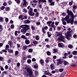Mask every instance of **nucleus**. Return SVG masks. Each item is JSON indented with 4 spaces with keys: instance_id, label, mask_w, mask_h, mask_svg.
Wrapping results in <instances>:
<instances>
[{
    "instance_id": "54",
    "label": "nucleus",
    "mask_w": 77,
    "mask_h": 77,
    "mask_svg": "<svg viewBox=\"0 0 77 77\" xmlns=\"http://www.w3.org/2000/svg\"><path fill=\"white\" fill-rule=\"evenodd\" d=\"M20 66V63H17V67H19Z\"/></svg>"
},
{
    "instance_id": "45",
    "label": "nucleus",
    "mask_w": 77,
    "mask_h": 77,
    "mask_svg": "<svg viewBox=\"0 0 77 77\" xmlns=\"http://www.w3.org/2000/svg\"><path fill=\"white\" fill-rule=\"evenodd\" d=\"M27 46H23V50H26L27 48Z\"/></svg>"
},
{
    "instance_id": "51",
    "label": "nucleus",
    "mask_w": 77,
    "mask_h": 77,
    "mask_svg": "<svg viewBox=\"0 0 77 77\" xmlns=\"http://www.w3.org/2000/svg\"><path fill=\"white\" fill-rule=\"evenodd\" d=\"M59 22H55V26H57L58 25V24H59Z\"/></svg>"
},
{
    "instance_id": "53",
    "label": "nucleus",
    "mask_w": 77,
    "mask_h": 77,
    "mask_svg": "<svg viewBox=\"0 0 77 77\" xmlns=\"http://www.w3.org/2000/svg\"><path fill=\"white\" fill-rule=\"evenodd\" d=\"M8 44L10 45H12V42L11 41H8Z\"/></svg>"
},
{
    "instance_id": "61",
    "label": "nucleus",
    "mask_w": 77,
    "mask_h": 77,
    "mask_svg": "<svg viewBox=\"0 0 77 77\" xmlns=\"http://www.w3.org/2000/svg\"><path fill=\"white\" fill-rule=\"evenodd\" d=\"M3 21V19L2 17H0V21L2 22Z\"/></svg>"
},
{
    "instance_id": "12",
    "label": "nucleus",
    "mask_w": 77,
    "mask_h": 77,
    "mask_svg": "<svg viewBox=\"0 0 77 77\" xmlns=\"http://www.w3.org/2000/svg\"><path fill=\"white\" fill-rule=\"evenodd\" d=\"M29 15H30V16H33L35 15V13L33 12H31L30 13H29Z\"/></svg>"
},
{
    "instance_id": "37",
    "label": "nucleus",
    "mask_w": 77,
    "mask_h": 77,
    "mask_svg": "<svg viewBox=\"0 0 77 77\" xmlns=\"http://www.w3.org/2000/svg\"><path fill=\"white\" fill-rule=\"evenodd\" d=\"M31 29L33 30H35V27L34 26H32Z\"/></svg>"
},
{
    "instance_id": "21",
    "label": "nucleus",
    "mask_w": 77,
    "mask_h": 77,
    "mask_svg": "<svg viewBox=\"0 0 77 77\" xmlns=\"http://www.w3.org/2000/svg\"><path fill=\"white\" fill-rule=\"evenodd\" d=\"M72 54L73 55H77V51H74L72 52Z\"/></svg>"
},
{
    "instance_id": "62",
    "label": "nucleus",
    "mask_w": 77,
    "mask_h": 77,
    "mask_svg": "<svg viewBox=\"0 0 77 77\" xmlns=\"http://www.w3.org/2000/svg\"><path fill=\"white\" fill-rule=\"evenodd\" d=\"M53 30V28L52 27L50 28L49 29V31L50 32H51Z\"/></svg>"
},
{
    "instance_id": "58",
    "label": "nucleus",
    "mask_w": 77,
    "mask_h": 77,
    "mask_svg": "<svg viewBox=\"0 0 77 77\" xmlns=\"http://www.w3.org/2000/svg\"><path fill=\"white\" fill-rule=\"evenodd\" d=\"M5 69H8V66L7 65H6L5 66Z\"/></svg>"
},
{
    "instance_id": "18",
    "label": "nucleus",
    "mask_w": 77,
    "mask_h": 77,
    "mask_svg": "<svg viewBox=\"0 0 77 77\" xmlns=\"http://www.w3.org/2000/svg\"><path fill=\"white\" fill-rule=\"evenodd\" d=\"M21 38H23V39H28L27 38H26V36H25V35H22L21 36Z\"/></svg>"
},
{
    "instance_id": "15",
    "label": "nucleus",
    "mask_w": 77,
    "mask_h": 77,
    "mask_svg": "<svg viewBox=\"0 0 77 77\" xmlns=\"http://www.w3.org/2000/svg\"><path fill=\"white\" fill-rule=\"evenodd\" d=\"M25 42L26 44H30V41L29 40L26 39L25 40Z\"/></svg>"
},
{
    "instance_id": "63",
    "label": "nucleus",
    "mask_w": 77,
    "mask_h": 77,
    "mask_svg": "<svg viewBox=\"0 0 77 77\" xmlns=\"http://www.w3.org/2000/svg\"><path fill=\"white\" fill-rule=\"evenodd\" d=\"M73 56V55L72 54H70L69 56V58H71Z\"/></svg>"
},
{
    "instance_id": "23",
    "label": "nucleus",
    "mask_w": 77,
    "mask_h": 77,
    "mask_svg": "<svg viewBox=\"0 0 77 77\" xmlns=\"http://www.w3.org/2000/svg\"><path fill=\"white\" fill-rule=\"evenodd\" d=\"M53 51L54 53H57L58 52V50L57 49H54L53 50Z\"/></svg>"
},
{
    "instance_id": "49",
    "label": "nucleus",
    "mask_w": 77,
    "mask_h": 77,
    "mask_svg": "<svg viewBox=\"0 0 77 77\" xmlns=\"http://www.w3.org/2000/svg\"><path fill=\"white\" fill-rule=\"evenodd\" d=\"M5 7L4 6H2L1 8V10H3L4 9H5Z\"/></svg>"
},
{
    "instance_id": "44",
    "label": "nucleus",
    "mask_w": 77,
    "mask_h": 77,
    "mask_svg": "<svg viewBox=\"0 0 77 77\" xmlns=\"http://www.w3.org/2000/svg\"><path fill=\"white\" fill-rule=\"evenodd\" d=\"M15 1H16L17 3L18 4H19L20 3V0H15Z\"/></svg>"
},
{
    "instance_id": "55",
    "label": "nucleus",
    "mask_w": 77,
    "mask_h": 77,
    "mask_svg": "<svg viewBox=\"0 0 77 77\" xmlns=\"http://www.w3.org/2000/svg\"><path fill=\"white\" fill-rule=\"evenodd\" d=\"M50 5L51 6H52V5L53 6L54 5V2H51Z\"/></svg>"
},
{
    "instance_id": "40",
    "label": "nucleus",
    "mask_w": 77,
    "mask_h": 77,
    "mask_svg": "<svg viewBox=\"0 0 77 77\" xmlns=\"http://www.w3.org/2000/svg\"><path fill=\"white\" fill-rule=\"evenodd\" d=\"M19 19H21V20H22L23 19H24V18H23V15H20V16H19Z\"/></svg>"
},
{
    "instance_id": "41",
    "label": "nucleus",
    "mask_w": 77,
    "mask_h": 77,
    "mask_svg": "<svg viewBox=\"0 0 77 77\" xmlns=\"http://www.w3.org/2000/svg\"><path fill=\"white\" fill-rule=\"evenodd\" d=\"M52 23V21H49L47 23V24H50Z\"/></svg>"
},
{
    "instance_id": "20",
    "label": "nucleus",
    "mask_w": 77,
    "mask_h": 77,
    "mask_svg": "<svg viewBox=\"0 0 77 77\" xmlns=\"http://www.w3.org/2000/svg\"><path fill=\"white\" fill-rule=\"evenodd\" d=\"M39 12H37L35 14V16L36 18H37L39 17Z\"/></svg>"
},
{
    "instance_id": "30",
    "label": "nucleus",
    "mask_w": 77,
    "mask_h": 77,
    "mask_svg": "<svg viewBox=\"0 0 77 77\" xmlns=\"http://www.w3.org/2000/svg\"><path fill=\"white\" fill-rule=\"evenodd\" d=\"M8 51L9 52V53H13V50L12 49H8Z\"/></svg>"
},
{
    "instance_id": "46",
    "label": "nucleus",
    "mask_w": 77,
    "mask_h": 77,
    "mask_svg": "<svg viewBox=\"0 0 77 77\" xmlns=\"http://www.w3.org/2000/svg\"><path fill=\"white\" fill-rule=\"evenodd\" d=\"M27 62L28 63H31V60L29 59L27 60Z\"/></svg>"
},
{
    "instance_id": "9",
    "label": "nucleus",
    "mask_w": 77,
    "mask_h": 77,
    "mask_svg": "<svg viewBox=\"0 0 77 77\" xmlns=\"http://www.w3.org/2000/svg\"><path fill=\"white\" fill-rule=\"evenodd\" d=\"M23 26V27H25V29H26V30H29V29H30V28H29V26L27 25H25Z\"/></svg>"
},
{
    "instance_id": "17",
    "label": "nucleus",
    "mask_w": 77,
    "mask_h": 77,
    "mask_svg": "<svg viewBox=\"0 0 77 77\" xmlns=\"http://www.w3.org/2000/svg\"><path fill=\"white\" fill-rule=\"evenodd\" d=\"M51 27L53 28L54 30H56V26H55V25H54L53 24H51Z\"/></svg>"
},
{
    "instance_id": "39",
    "label": "nucleus",
    "mask_w": 77,
    "mask_h": 77,
    "mask_svg": "<svg viewBox=\"0 0 77 77\" xmlns=\"http://www.w3.org/2000/svg\"><path fill=\"white\" fill-rule=\"evenodd\" d=\"M48 59H49V57H47L46 60H45V62H47V63H48L49 62L48 61Z\"/></svg>"
},
{
    "instance_id": "32",
    "label": "nucleus",
    "mask_w": 77,
    "mask_h": 77,
    "mask_svg": "<svg viewBox=\"0 0 77 77\" xmlns=\"http://www.w3.org/2000/svg\"><path fill=\"white\" fill-rule=\"evenodd\" d=\"M31 35V34H30V33H27L25 35V36H30Z\"/></svg>"
},
{
    "instance_id": "34",
    "label": "nucleus",
    "mask_w": 77,
    "mask_h": 77,
    "mask_svg": "<svg viewBox=\"0 0 77 77\" xmlns=\"http://www.w3.org/2000/svg\"><path fill=\"white\" fill-rule=\"evenodd\" d=\"M47 54L48 56H50V55H51V53H50L49 51H48L47 52Z\"/></svg>"
},
{
    "instance_id": "31",
    "label": "nucleus",
    "mask_w": 77,
    "mask_h": 77,
    "mask_svg": "<svg viewBox=\"0 0 77 77\" xmlns=\"http://www.w3.org/2000/svg\"><path fill=\"white\" fill-rule=\"evenodd\" d=\"M41 2L42 3H45V5L46 4V2H47V1H46V0H41Z\"/></svg>"
},
{
    "instance_id": "27",
    "label": "nucleus",
    "mask_w": 77,
    "mask_h": 77,
    "mask_svg": "<svg viewBox=\"0 0 77 77\" xmlns=\"http://www.w3.org/2000/svg\"><path fill=\"white\" fill-rule=\"evenodd\" d=\"M61 59H57V61H58V62H59L60 63V64H61L62 63V61L61 60Z\"/></svg>"
},
{
    "instance_id": "24",
    "label": "nucleus",
    "mask_w": 77,
    "mask_h": 77,
    "mask_svg": "<svg viewBox=\"0 0 77 77\" xmlns=\"http://www.w3.org/2000/svg\"><path fill=\"white\" fill-rule=\"evenodd\" d=\"M35 38L36 40H39V38H40L39 36V35H36L35 36Z\"/></svg>"
},
{
    "instance_id": "29",
    "label": "nucleus",
    "mask_w": 77,
    "mask_h": 77,
    "mask_svg": "<svg viewBox=\"0 0 77 77\" xmlns=\"http://www.w3.org/2000/svg\"><path fill=\"white\" fill-rule=\"evenodd\" d=\"M63 64L64 65H68V63L66 61H64L63 63Z\"/></svg>"
},
{
    "instance_id": "47",
    "label": "nucleus",
    "mask_w": 77,
    "mask_h": 77,
    "mask_svg": "<svg viewBox=\"0 0 77 77\" xmlns=\"http://www.w3.org/2000/svg\"><path fill=\"white\" fill-rule=\"evenodd\" d=\"M35 75H38V72L37 71L35 70Z\"/></svg>"
},
{
    "instance_id": "8",
    "label": "nucleus",
    "mask_w": 77,
    "mask_h": 77,
    "mask_svg": "<svg viewBox=\"0 0 77 77\" xmlns=\"http://www.w3.org/2000/svg\"><path fill=\"white\" fill-rule=\"evenodd\" d=\"M23 6H24L25 7H26L27 5H28V3L27 2V1L26 0H23Z\"/></svg>"
},
{
    "instance_id": "33",
    "label": "nucleus",
    "mask_w": 77,
    "mask_h": 77,
    "mask_svg": "<svg viewBox=\"0 0 77 77\" xmlns=\"http://www.w3.org/2000/svg\"><path fill=\"white\" fill-rule=\"evenodd\" d=\"M18 51H15V56H17V55H18Z\"/></svg>"
},
{
    "instance_id": "38",
    "label": "nucleus",
    "mask_w": 77,
    "mask_h": 77,
    "mask_svg": "<svg viewBox=\"0 0 77 77\" xmlns=\"http://www.w3.org/2000/svg\"><path fill=\"white\" fill-rule=\"evenodd\" d=\"M6 48H5V50H8V48L9 47V45H7L5 46Z\"/></svg>"
},
{
    "instance_id": "28",
    "label": "nucleus",
    "mask_w": 77,
    "mask_h": 77,
    "mask_svg": "<svg viewBox=\"0 0 77 77\" xmlns=\"http://www.w3.org/2000/svg\"><path fill=\"white\" fill-rule=\"evenodd\" d=\"M47 34L48 37H50L51 36V33L49 32H47Z\"/></svg>"
},
{
    "instance_id": "14",
    "label": "nucleus",
    "mask_w": 77,
    "mask_h": 77,
    "mask_svg": "<svg viewBox=\"0 0 77 77\" xmlns=\"http://www.w3.org/2000/svg\"><path fill=\"white\" fill-rule=\"evenodd\" d=\"M40 62L42 66H43V65H44V60H40Z\"/></svg>"
},
{
    "instance_id": "5",
    "label": "nucleus",
    "mask_w": 77,
    "mask_h": 77,
    "mask_svg": "<svg viewBox=\"0 0 77 77\" xmlns=\"http://www.w3.org/2000/svg\"><path fill=\"white\" fill-rule=\"evenodd\" d=\"M69 15H67L65 18H62V22L64 21H69Z\"/></svg>"
},
{
    "instance_id": "11",
    "label": "nucleus",
    "mask_w": 77,
    "mask_h": 77,
    "mask_svg": "<svg viewBox=\"0 0 77 77\" xmlns=\"http://www.w3.org/2000/svg\"><path fill=\"white\" fill-rule=\"evenodd\" d=\"M50 66L51 70H53L54 69V68H55V67H54V64H51V65Z\"/></svg>"
},
{
    "instance_id": "25",
    "label": "nucleus",
    "mask_w": 77,
    "mask_h": 77,
    "mask_svg": "<svg viewBox=\"0 0 77 77\" xmlns=\"http://www.w3.org/2000/svg\"><path fill=\"white\" fill-rule=\"evenodd\" d=\"M38 42L37 41H34L33 42V43L34 45H37L38 44Z\"/></svg>"
},
{
    "instance_id": "52",
    "label": "nucleus",
    "mask_w": 77,
    "mask_h": 77,
    "mask_svg": "<svg viewBox=\"0 0 77 77\" xmlns=\"http://www.w3.org/2000/svg\"><path fill=\"white\" fill-rule=\"evenodd\" d=\"M17 49H18L20 47V44H17Z\"/></svg>"
},
{
    "instance_id": "48",
    "label": "nucleus",
    "mask_w": 77,
    "mask_h": 77,
    "mask_svg": "<svg viewBox=\"0 0 77 77\" xmlns=\"http://www.w3.org/2000/svg\"><path fill=\"white\" fill-rule=\"evenodd\" d=\"M32 49H29L28 50V51L29 52V53H32Z\"/></svg>"
},
{
    "instance_id": "7",
    "label": "nucleus",
    "mask_w": 77,
    "mask_h": 77,
    "mask_svg": "<svg viewBox=\"0 0 77 77\" xmlns=\"http://www.w3.org/2000/svg\"><path fill=\"white\" fill-rule=\"evenodd\" d=\"M48 29V28L47 26H45L44 27H43L42 29V31L43 33L45 34V30H47V29Z\"/></svg>"
},
{
    "instance_id": "35",
    "label": "nucleus",
    "mask_w": 77,
    "mask_h": 77,
    "mask_svg": "<svg viewBox=\"0 0 77 77\" xmlns=\"http://www.w3.org/2000/svg\"><path fill=\"white\" fill-rule=\"evenodd\" d=\"M77 6L75 5H73L72 6V8L74 9H77Z\"/></svg>"
},
{
    "instance_id": "4",
    "label": "nucleus",
    "mask_w": 77,
    "mask_h": 77,
    "mask_svg": "<svg viewBox=\"0 0 77 77\" xmlns=\"http://www.w3.org/2000/svg\"><path fill=\"white\" fill-rule=\"evenodd\" d=\"M70 33L71 31H68L67 32V35L66 36V38L68 41L71 40V36H72Z\"/></svg>"
},
{
    "instance_id": "50",
    "label": "nucleus",
    "mask_w": 77,
    "mask_h": 77,
    "mask_svg": "<svg viewBox=\"0 0 77 77\" xmlns=\"http://www.w3.org/2000/svg\"><path fill=\"white\" fill-rule=\"evenodd\" d=\"M4 60L3 59V58L0 57V61H3Z\"/></svg>"
},
{
    "instance_id": "13",
    "label": "nucleus",
    "mask_w": 77,
    "mask_h": 77,
    "mask_svg": "<svg viewBox=\"0 0 77 77\" xmlns=\"http://www.w3.org/2000/svg\"><path fill=\"white\" fill-rule=\"evenodd\" d=\"M58 45L59 47L62 48V47H63V44L62 43H60L58 44Z\"/></svg>"
},
{
    "instance_id": "1",
    "label": "nucleus",
    "mask_w": 77,
    "mask_h": 77,
    "mask_svg": "<svg viewBox=\"0 0 77 77\" xmlns=\"http://www.w3.org/2000/svg\"><path fill=\"white\" fill-rule=\"evenodd\" d=\"M67 13H68V15H70L71 16L70 21L69 22V23H70L71 24H72L73 23H74V14L72 13V12L71 11H69V10H68L67 11Z\"/></svg>"
},
{
    "instance_id": "42",
    "label": "nucleus",
    "mask_w": 77,
    "mask_h": 77,
    "mask_svg": "<svg viewBox=\"0 0 77 77\" xmlns=\"http://www.w3.org/2000/svg\"><path fill=\"white\" fill-rule=\"evenodd\" d=\"M36 25H37L38 26H39V25L41 24V23L39 22H37L36 23Z\"/></svg>"
},
{
    "instance_id": "3",
    "label": "nucleus",
    "mask_w": 77,
    "mask_h": 77,
    "mask_svg": "<svg viewBox=\"0 0 77 77\" xmlns=\"http://www.w3.org/2000/svg\"><path fill=\"white\" fill-rule=\"evenodd\" d=\"M56 33L57 35V36H59L57 38L58 41H61L62 42H65V37L62 36V35H60V32H56Z\"/></svg>"
},
{
    "instance_id": "36",
    "label": "nucleus",
    "mask_w": 77,
    "mask_h": 77,
    "mask_svg": "<svg viewBox=\"0 0 77 77\" xmlns=\"http://www.w3.org/2000/svg\"><path fill=\"white\" fill-rule=\"evenodd\" d=\"M23 12H24L25 13H27V10L25 8H24L23 9Z\"/></svg>"
},
{
    "instance_id": "19",
    "label": "nucleus",
    "mask_w": 77,
    "mask_h": 77,
    "mask_svg": "<svg viewBox=\"0 0 77 77\" xmlns=\"http://www.w3.org/2000/svg\"><path fill=\"white\" fill-rule=\"evenodd\" d=\"M24 24H29V23H30V21L28 20H26L24 21Z\"/></svg>"
},
{
    "instance_id": "2",
    "label": "nucleus",
    "mask_w": 77,
    "mask_h": 77,
    "mask_svg": "<svg viewBox=\"0 0 77 77\" xmlns=\"http://www.w3.org/2000/svg\"><path fill=\"white\" fill-rule=\"evenodd\" d=\"M25 69H26L27 71L29 74V77H35L34 75H33V71H32V69L31 67L26 66L25 67Z\"/></svg>"
},
{
    "instance_id": "16",
    "label": "nucleus",
    "mask_w": 77,
    "mask_h": 77,
    "mask_svg": "<svg viewBox=\"0 0 77 77\" xmlns=\"http://www.w3.org/2000/svg\"><path fill=\"white\" fill-rule=\"evenodd\" d=\"M23 74H24V77H29V75L26 74V72L24 71L23 72Z\"/></svg>"
},
{
    "instance_id": "10",
    "label": "nucleus",
    "mask_w": 77,
    "mask_h": 77,
    "mask_svg": "<svg viewBox=\"0 0 77 77\" xmlns=\"http://www.w3.org/2000/svg\"><path fill=\"white\" fill-rule=\"evenodd\" d=\"M10 11V8L8 7H6L5 9V12H9Z\"/></svg>"
},
{
    "instance_id": "57",
    "label": "nucleus",
    "mask_w": 77,
    "mask_h": 77,
    "mask_svg": "<svg viewBox=\"0 0 77 77\" xmlns=\"http://www.w3.org/2000/svg\"><path fill=\"white\" fill-rule=\"evenodd\" d=\"M0 29L3 30V26L1 25H0Z\"/></svg>"
},
{
    "instance_id": "59",
    "label": "nucleus",
    "mask_w": 77,
    "mask_h": 77,
    "mask_svg": "<svg viewBox=\"0 0 77 77\" xmlns=\"http://www.w3.org/2000/svg\"><path fill=\"white\" fill-rule=\"evenodd\" d=\"M63 25H66V22L64 21L63 22Z\"/></svg>"
},
{
    "instance_id": "60",
    "label": "nucleus",
    "mask_w": 77,
    "mask_h": 77,
    "mask_svg": "<svg viewBox=\"0 0 77 77\" xmlns=\"http://www.w3.org/2000/svg\"><path fill=\"white\" fill-rule=\"evenodd\" d=\"M37 11H38V10H37V9H35L34 10V12H36H36H38Z\"/></svg>"
},
{
    "instance_id": "6",
    "label": "nucleus",
    "mask_w": 77,
    "mask_h": 77,
    "mask_svg": "<svg viewBox=\"0 0 77 77\" xmlns=\"http://www.w3.org/2000/svg\"><path fill=\"white\" fill-rule=\"evenodd\" d=\"M23 26H24V25H23L20 26V27H22V29L21 30L20 32L22 33H26V29L25 28V27H24Z\"/></svg>"
},
{
    "instance_id": "26",
    "label": "nucleus",
    "mask_w": 77,
    "mask_h": 77,
    "mask_svg": "<svg viewBox=\"0 0 77 77\" xmlns=\"http://www.w3.org/2000/svg\"><path fill=\"white\" fill-rule=\"evenodd\" d=\"M68 47L69 48H73V46H72V45H68Z\"/></svg>"
},
{
    "instance_id": "56",
    "label": "nucleus",
    "mask_w": 77,
    "mask_h": 77,
    "mask_svg": "<svg viewBox=\"0 0 77 77\" xmlns=\"http://www.w3.org/2000/svg\"><path fill=\"white\" fill-rule=\"evenodd\" d=\"M63 71V69H59V71L60 72H62Z\"/></svg>"
},
{
    "instance_id": "22",
    "label": "nucleus",
    "mask_w": 77,
    "mask_h": 77,
    "mask_svg": "<svg viewBox=\"0 0 77 77\" xmlns=\"http://www.w3.org/2000/svg\"><path fill=\"white\" fill-rule=\"evenodd\" d=\"M32 12H33V8H30L28 11V13Z\"/></svg>"
},
{
    "instance_id": "43",
    "label": "nucleus",
    "mask_w": 77,
    "mask_h": 77,
    "mask_svg": "<svg viewBox=\"0 0 77 77\" xmlns=\"http://www.w3.org/2000/svg\"><path fill=\"white\" fill-rule=\"evenodd\" d=\"M11 29H14V25L13 24L11 25Z\"/></svg>"
},
{
    "instance_id": "64",
    "label": "nucleus",
    "mask_w": 77,
    "mask_h": 77,
    "mask_svg": "<svg viewBox=\"0 0 77 77\" xmlns=\"http://www.w3.org/2000/svg\"><path fill=\"white\" fill-rule=\"evenodd\" d=\"M32 62H35L36 60L35 58H33L32 59Z\"/></svg>"
}]
</instances>
